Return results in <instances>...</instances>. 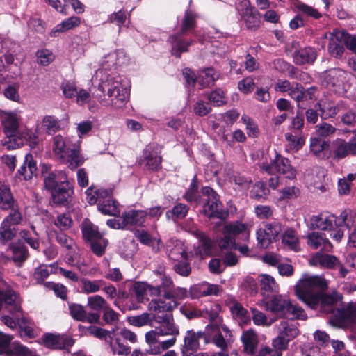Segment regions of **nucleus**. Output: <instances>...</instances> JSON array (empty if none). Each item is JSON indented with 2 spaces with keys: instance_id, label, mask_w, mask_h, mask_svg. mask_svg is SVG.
I'll return each mask as SVG.
<instances>
[{
  "instance_id": "nucleus-1",
  "label": "nucleus",
  "mask_w": 356,
  "mask_h": 356,
  "mask_svg": "<svg viewBox=\"0 0 356 356\" xmlns=\"http://www.w3.org/2000/svg\"><path fill=\"white\" fill-rule=\"evenodd\" d=\"M94 95L103 105L118 109L127 104L129 90L121 77L102 76Z\"/></svg>"
},
{
  "instance_id": "nucleus-2",
  "label": "nucleus",
  "mask_w": 356,
  "mask_h": 356,
  "mask_svg": "<svg viewBox=\"0 0 356 356\" xmlns=\"http://www.w3.org/2000/svg\"><path fill=\"white\" fill-rule=\"evenodd\" d=\"M328 287L327 281L320 275H302L294 286L298 298L312 309L318 306L321 293Z\"/></svg>"
},
{
  "instance_id": "nucleus-3",
  "label": "nucleus",
  "mask_w": 356,
  "mask_h": 356,
  "mask_svg": "<svg viewBox=\"0 0 356 356\" xmlns=\"http://www.w3.org/2000/svg\"><path fill=\"white\" fill-rule=\"evenodd\" d=\"M41 172L44 177V187L51 191L54 202L58 204L67 202L72 190L65 172L51 171V166L46 164L42 165Z\"/></svg>"
},
{
  "instance_id": "nucleus-4",
  "label": "nucleus",
  "mask_w": 356,
  "mask_h": 356,
  "mask_svg": "<svg viewBox=\"0 0 356 356\" xmlns=\"http://www.w3.org/2000/svg\"><path fill=\"white\" fill-rule=\"evenodd\" d=\"M257 305L277 316L290 315L294 318L301 320L307 318V314L301 307L297 304H293L289 299L281 295L275 296L269 300H263Z\"/></svg>"
},
{
  "instance_id": "nucleus-5",
  "label": "nucleus",
  "mask_w": 356,
  "mask_h": 356,
  "mask_svg": "<svg viewBox=\"0 0 356 356\" xmlns=\"http://www.w3.org/2000/svg\"><path fill=\"white\" fill-rule=\"evenodd\" d=\"M350 74L341 68H331L321 75L322 86L339 95H344L350 89Z\"/></svg>"
},
{
  "instance_id": "nucleus-6",
  "label": "nucleus",
  "mask_w": 356,
  "mask_h": 356,
  "mask_svg": "<svg viewBox=\"0 0 356 356\" xmlns=\"http://www.w3.org/2000/svg\"><path fill=\"white\" fill-rule=\"evenodd\" d=\"M79 147L72 145L70 138H65L57 135L53 138V150L62 160L68 163L72 170L76 168L83 163V159L79 154Z\"/></svg>"
},
{
  "instance_id": "nucleus-7",
  "label": "nucleus",
  "mask_w": 356,
  "mask_h": 356,
  "mask_svg": "<svg viewBox=\"0 0 356 356\" xmlns=\"http://www.w3.org/2000/svg\"><path fill=\"white\" fill-rule=\"evenodd\" d=\"M1 120L3 131L7 136L2 140V145L7 149L19 147L23 144V141L16 135L19 124L18 115L13 112H5L1 114Z\"/></svg>"
},
{
  "instance_id": "nucleus-8",
  "label": "nucleus",
  "mask_w": 356,
  "mask_h": 356,
  "mask_svg": "<svg viewBox=\"0 0 356 356\" xmlns=\"http://www.w3.org/2000/svg\"><path fill=\"white\" fill-rule=\"evenodd\" d=\"M242 235L244 239L249 237L247 226L241 222H235L225 225L222 229V236L218 241V245L221 250L236 249V236Z\"/></svg>"
},
{
  "instance_id": "nucleus-9",
  "label": "nucleus",
  "mask_w": 356,
  "mask_h": 356,
  "mask_svg": "<svg viewBox=\"0 0 356 356\" xmlns=\"http://www.w3.org/2000/svg\"><path fill=\"white\" fill-rule=\"evenodd\" d=\"M4 308L16 318L21 315V300L6 282L0 279V311Z\"/></svg>"
},
{
  "instance_id": "nucleus-10",
  "label": "nucleus",
  "mask_w": 356,
  "mask_h": 356,
  "mask_svg": "<svg viewBox=\"0 0 356 356\" xmlns=\"http://www.w3.org/2000/svg\"><path fill=\"white\" fill-rule=\"evenodd\" d=\"M329 323L339 328H353L356 325V303L336 309L329 318Z\"/></svg>"
},
{
  "instance_id": "nucleus-11",
  "label": "nucleus",
  "mask_w": 356,
  "mask_h": 356,
  "mask_svg": "<svg viewBox=\"0 0 356 356\" xmlns=\"http://www.w3.org/2000/svg\"><path fill=\"white\" fill-rule=\"evenodd\" d=\"M261 170L269 175L281 174L288 179H293L296 176V170L291 165L290 161L280 154H276L270 163H263Z\"/></svg>"
},
{
  "instance_id": "nucleus-12",
  "label": "nucleus",
  "mask_w": 356,
  "mask_h": 356,
  "mask_svg": "<svg viewBox=\"0 0 356 356\" xmlns=\"http://www.w3.org/2000/svg\"><path fill=\"white\" fill-rule=\"evenodd\" d=\"M202 203L203 211L209 218L222 217V205L219 200L218 195L213 188L206 186L202 189Z\"/></svg>"
},
{
  "instance_id": "nucleus-13",
  "label": "nucleus",
  "mask_w": 356,
  "mask_h": 356,
  "mask_svg": "<svg viewBox=\"0 0 356 356\" xmlns=\"http://www.w3.org/2000/svg\"><path fill=\"white\" fill-rule=\"evenodd\" d=\"M22 215L19 210L10 211L2 221L0 226V242L6 244L14 239L17 235L15 225L21 223Z\"/></svg>"
},
{
  "instance_id": "nucleus-14",
  "label": "nucleus",
  "mask_w": 356,
  "mask_h": 356,
  "mask_svg": "<svg viewBox=\"0 0 356 356\" xmlns=\"http://www.w3.org/2000/svg\"><path fill=\"white\" fill-rule=\"evenodd\" d=\"M236 8L248 30L255 31L260 26L259 13L254 7L251 6L248 0L241 1L236 5Z\"/></svg>"
},
{
  "instance_id": "nucleus-15",
  "label": "nucleus",
  "mask_w": 356,
  "mask_h": 356,
  "mask_svg": "<svg viewBox=\"0 0 356 356\" xmlns=\"http://www.w3.org/2000/svg\"><path fill=\"white\" fill-rule=\"evenodd\" d=\"M331 154L334 160H341L349 155L356 154V136H353L349 141L337 138L331 143Z\"/></svg>"
},
{
  "instance_id": "nucleus-16",
  "label": "nucleus",
  "mask_w": 356,
  "mask_h": 356,
  "mask_svg": "<svg viewBox=\"0 0 356 356\" xmlns=\"http://www.w3.org/2000/svg\"><path fill=\"white\" fill-rule=\"evenodd\" d=\"M282 232L281 224L278 222L266 223L264 227L257 231V238L259 245L262 248H268L273 241H276Z\"/></svg>"
},
{
  "instance_id": "nucleus-17",
  "label": "nucleus",
  "mask_w": 356,
  "mask_h": 356,
  "mask_svg": "<svg viewBox=\"0 0 356 356\" xmlns=\"http://www.w3.org/2000/svg\"><path fill=\"white\" fill-rule=\"evenodd\" d=\"M124 57L125 55L122 50H116L104 56L101 61V68L96 71L97 77L102 78V76L109 75L106 71L115 69L118 65L123 63Z\"/></svg>"
},
{
  "instance_id": "nucleus-18",
  "label": "nucleus",
  "mask_w": 356,
  "mask_h": 356,
  "mask_svg": "<svg viewBox=\"0 0 356 356\" xmlns=\"http://www.w3.org/2000/svg\"><path fill=\"white\" fill-rule=\"evenodd\" d=\"M69 310L73 319L90 324L99 323L100 314L98 312H88L83 306L79 304L69 305Z\"/></svg>"
},
{
  "instance_id": "nucleus-19",
  "label": "nucleus",
  "mask_w": 356,
  "mask_h": 356,
  "mask_svg": "<svg viewBox=\"0 0 356 356\" xmlns=\"http://www.w3.org/2000/svg\"><path fill=\"white\" fill-rule=\"evenodd\" d=\"M43 341L46 347L59 350L69 348L74 343V340L71 337L51 333L44 334Z\"/></svg>"
},
{
  "instance_id": "nucleus-20",
  "label": "nucleus",
  "mask_w": 356,
  "mask_h": 356,
  "mask_svg": "<svg viewBox=\"0 0 356 356\" xmlns=\"http://www.w3.org/2000/svg\"><path fill=\"white\" fill-rule=\"evenodd\" d=\"M154 321L159 324V326L156 327V330L159 331V334L161 336H177L179 334V330L174 323L172 314L165 316L157 315Z\"/></svg>"
},
{
  "instance_id": "nucleus-21",
  "label": "nucleus",
  "mask_w": 356,
  "mask_h": 356,
  "mask_svg": "<svg viewBox=\"0 0 356 356\" xmlns=\"http://www.w3.org/2000/svg\"><path fill=\"white\" fill-rule=\"evenodd\" d=\"M147 212L145 210H130L122 213V227L130 228L132 226H144Z\"/></svg>"
},
{
  "instance_id": "nucleus-22",
  "label": "nucleus",
  "mask_w": 356,
  "mask_h": 356,
  "mask_svg": "<svg viewBox=\"0 0 356 356\" xmlns=\"http://www.w3.org/2000/svg\"><path fill=\"white\" fill-rule=\"evenodd\" d=\"M204 337V334L202 332L188 331L181 348L182 355L192 356L199 348V339Z\"/></svg>"
},
{
  "instance_id": "nucleus-23",
  "label": "nucleus",
  "mask_w": 356,
  "mask_h": 356,
  "mask_svg": "<svg viewBox=\"0 0 356 356\" xmlns=\"http://www.w3.org/2000/svg\"><path fill=\"white\" fill-rule=\"evenodd\" d=\"M307 238V244L313 249H320L321 252H330L332 250V245L324 233L313 232L308 234Z\"/></svg>"
},
{
  "instance_id": "nucleus-24",
  "label": "nucleus",
  "mask_w": 356,
  "mask_h": 356,
  "mask_svg": "<svg viewBox=\"0 0 356 356\" xmlns=\"http://www.w3.org/2000/svg\"><path fill=\"white\" fill-rule=\"evenodd\" d=\"M309 263L311 266H319L328 269H336L337 266L339 265V260L334 255L318 252L310 258Z\"/></svg>"
},
{
  "instance_id": "nucleus-25",
  "label": "nucleus",
  "mask_w": 356,
  "mask_h": 356,
  "mask_svg": "<svg viewBox=\"0 0 356 356\" xmlns=\"http://www.w3.org/2000/svg\"><path fill=\"white\" fill-rule=\"evenodd\" d=\"M330 42L328 44L329 53L335 58H341L344 52V43L342 41L343 33L341 30L335 29L332 33H330Z\"/></svg>"
},
{
  "instance_id": "nucleus-26",
  "label": "nucleus",
  "mask_w": 356,
  "mask_h": 356,
  "mask_svg": "<svg viewBox=\"0 0 356 356\" xmlns=\"http://www.w3.org/2000/svg\"><path fill=\"white\" fill-rule=\"evenodd\" d=\"M325 175L326 172L324 168H316L307 174L306 180L315 189L324 192L326 191Z\"/></svg>"
},
{
  "instance_id": "nucleus-27",
  "label": "nucleus",
  "mask_w": 356,
  "mask_h": 356,
  "mask_svg": "<svg viewBox=\"0 0 356 356\" xmlns=\"http://www.w3.org/2000/svg\"><path fill=\"white\" fill-rule=\"evenodd\" d=\"M38 170L36 162L31 154L25 156L23 165L17 172V177L22 180H29L36 175Z\"/></svg>"
},
{
  "instance_id": "nucleus-28",
  "label": "nucleus",
  "mask_w": 356,
  "mask_h": 356,
  "mask_svg": "<svg viewBox=\"0 0 356 356\" xmlns=\"http://www.w3.org/2000/svg\"><path fill=\"white\" fill-rule=\"evenodd\" d=\"M335 215L320 213L311 218L310 225L312 229L332 230L334 227Z\"/></svg>"
},
{
  "instance_id": "nucleus-29",
  "label": "nucleus",
  "mask_w": 356,
  "mask_h": 356,
  "mask_svg": "<svg viewBox=\"0 0 356 356\" xmlns=\"http://www.w3.org/2000/svg\"><path fill=\"white\" fill-rule=\"evenodd\" d=\"M341 298L342 296L336 291L328 294L324 293L323 291L321 293L318 305H320V309L323 312L332 314L336 310L334 306Z\"/></svg>"
},
{
  "instance_id": "nucleus-30",
  "label": "nucleus",
  "mask_w": 356,
  "mask_h": 356,
  "mask_svg": "<svg viewBox=\"0 0 356 356\" xmlns=\"http://www.w3.org/2000/svg\"><path fill=\"white\" fill-rule=\"evenodd\" d=\"M149 310L153 312L152 319L155 321V317L159 316H165L171 314V311L176 308V303H170L161 299L152 300L148 305Z\"/></svg>"
},
{
  "instance_id": "nucleus-31",
  "label": "nucleus",
  "mask_w": 356,
  "mask_h": 356,
  "mask_svg": "<svg viewBox=\"0 0 356 356\" xmlns=\"http://www.w3.org/2000/svg\"><path fill=\"white\" fill-rule=\"evenodd\" d=\"M185 229L195 236L199 239V246L203 250L204 254H209L211 248V240L201 231L198 230L195 226L192 220H187L185 223Z\"/></svg>"
},
{
  "instance_id": "nucleus-32",
  "label": "nucleus",
  "mask_w": 356,
  "mask_h": 356,
  "mask_svg": "<svg viewBox=\"0 0 356 356\" xmlns=\"http://www.w3.org/2000/svg\"><path fill=\"white\" fill-rule=\"evenodd\" d=\"M317 53L314 48L305 47L296 51L293 60L298 65L312 64L316 59Z\"/></svg>"
},
{
  "instance_id": "nucleus-33",
  "label": "nucleus",
  "mask_w": 356,
  "mask_h": 356,
  "mask_svg": "<svg viewBox=\"0 0 356 356\" xmlns=\"http://www.w3.org/2000/svg\"><path fill=\"white\" fill-rule=\"evenodd\" d=\"M244 350L249 355H253L257 348L259 339L258 335L252 329H249L243 332L241 337Z\"/></svg>"
},
{
  "instance_id": "nucleus-34",
  "label": "nucleus",
  "mask_w": 356,
  "mask_h": 356,
  "mask_svg": "<svg viewBox=\"0 0 356 356\" xmlns=\"http://www.w3.org/2000/svg\"><path fill=\"white\" fill-rule=\"evenodd\" d=\"M97 208L104 215L117 216L120 212L118 202L111 197L109 191L108 196L98 203Z\"/></svg>"
},
{
  "instance_id": "nucleus-35",
  "label": "nucleus",
  "mask_w": 356,
  "mask_h": 356,
  "mask_svg": "<svg viewBox=\"0 0 356 356\" xmlns=\"http://www.w3.org/2000/svg\"><path fill=\"white\" fill-rule=\"evenodd\" d=\"M261 293L264 298H268L273 293L278 291L279 286L275 282V279L268 275H261L260 276Z\"/></svg>"
},
{
  "instance_id": "nucleus-36",
  "label": "nucleus",
  "mask_w": 356,
  "mask_h": 356,
  "mask_svg": "<svg viewBox=\"0 0 356 356\" xmlns=\"http://www.w3.org/2000/svg\"><path fill=\"white\" fill-rule=\"evenodd\" d=\"M329 142L322 140L321 138L313 137L310 139V151L320 159L327 158L326 149L329 147Z\"/></svg>"
},
{
  "instance_id": "nucleus-37",
  "label": "nucleus",
  "mask_w": 356,
  "mask_h": 356,
  "mask_svg": "<svg viewBox=\"0 0 356 356\" xmlns=\"http://www.w3.org/2000/svg\"><path fill=\"white\" fill-rule=\"evenodd\" d=\"M0 207L3 210L10 209V211L18 210L10 188L3 184H0Z\"/></svg>"
},
{
  "instance_id": "nucleus-38",
  "label": "nucleus",
  "mask_w": 356,
  "mask_h": 356,
  "mask_svg": "<svg viewBox=\"0 0 356 356\" xmlns=\"http://www.w3.org/2000/svg\"><path fill=\"white\" fill-rule=\"evenodd\" d=\"M169 41L172 44V54L177 58L181 56L183 52L188 51V47L192 44L193 40H184L179 35H171Z\"/></svg>"
},
{
  "instance_id": "nucleus-39",
  "label": "nucleus",
  "mask_w": 356,
  "mask_h": 356,
  "mask_svg": "<svg viewBox=\"0 0 356 356\" xmlns=\"http://www.w3.org/2000/svg\"><path fill=\"white\" fill-rule=\"evenodd\" d=\"M81 229L83 238L90 242L103 236L98 227L88 219L82 222Z\"/></svg>"
},
{
  "instance_id": "nucleus-40",
  "label": "nucleus",
  "mask_w": 356,
  "mask_h": 356,
  "mask_svg": "<svg viewBox=\"0 0 356 356\" xmlns=\"http://www.w3.org/2000/svg\"><path fill=\"white\" fill-rule=\"evenodd\" d=\"M220 330L225 333V335L218 332L213 337L212 341L222 350H225L227 348L228 344L231 343L234 339L230 330L227 326L222 325L220 327Z\"/></svg>"
},
{
  "instance_id": "nucleus-41",
  "label": "nucleus",
  "mask_w": 356,
  "mask_h": 356,
  "mask_svg": "<svg viewBox=\"0 0 356 356\" xmlns=\"http://www.w3.org/2000/svg\"><path fill=\"white\" fill-rule=\"evenodd\" d=\"M277 327L278 334L285 339H289L290 341L296 338L299 334V330L296 325L292 322H289L288 321L284 320L281 321Z\"/></svg>"
},
{
  "instance_id": "nucleus-42",
  "label": "nucleus",
  "mask_w": 356,
  "mask_h": 356,
  "mask_svg": "<svg viewBox=\"0 0 356 356\" xmlns=\"http://www.w3.org/2000/svg\"><path fill=\"white\" fill-rule=\"evenodd\" d=\"M317 107L321 111L322 118H327L334 117L337 113L345 109L346 104L343 102H340L336 105L332 103L325 102L323 105L320 103H318L316 105V108Z\"/></svg>"
},
{
  "instance_id": "nucleus-43",
  "label": "nucleus",
  "mask_w": 356,
  "mask_h": 356,
  "mask_svg": "<svg viewBox=\"0 0 356 356\" xmlns=\"http://www.w3.org/2000/svg\"><path fill=\"white\" fill-rule=\"evenodd\" d=\"M81 24V19L79 17L72 16L57 24L50 33L51 37L57 36L58 33H63L72 29Z\"/></svg>"
},
{
  "instance_id": "nucleus-44",
  "label": "nucleus",
  "mask_w": 356,
  "mask_h": 356,
  "mask_svg": "<svg viewBox=\"0 0 356 356\" xmlns=\"http://www.w3.org/2000/svg\"><path fill=\"white\" fill-rule=\"evenodd\" d=\"M113 336L111 335L108 341L111 353L119 356H128L131 353V347L124 344L119 337L114 338Z\"/></svg>"
},
{
  "instance_id": "nucleus-45",
  "label": "nucleus",
  "mask_w": 356,
  "mask_h": 356,
  "mask_svg": "<svg viewBox=\"0 0 356 356\" xmlns=\"http://www.w3.org/2000/svg\"><path fill=\"white\" fill-rule=\"evenodd\" d=\"M86 200L90 204L92 205L96 203L98 204L108 196V191L92 186L86 191Z\"/></svg>"
},
{
  "instance_id": "nucleus-46",
  "label": "nucleus",
  "mask_w": 356,
  "mask_h": 356,
  "mask_svg": "<svg viewBox=\"0 0 356 356\" xmlns=\"http://www.w3.org/2000/svg\"><path fill=\"white\" fill-rule=\"evenodd\" d=\"M252 321L257 326L270 327L276 321L275 318L268 317L266 314L259 311L256 307H250Z\"/></svg>"
},
{
  "instance_id": "nucleus-47",
  "label": "nucleus",
  "mask_w": 356,
  "mask_h": 356,
  "mask_svg": "<svg viewBox=\"0 0 356 356\" xmlns=\"http://www.w3.org/2000/svg\"><path fill=\"white\" fill-rule=\"evenodd\" d=\"M61 129L60 120L53 115H45L42 121L40 129L49 135H53Z\"/></svg>"
},
{
  "instance_id": "nucleus-48",
  "label": "nucleus",
  "mask_w": 356,
  "mask_h": 356,
  "mask_svg": "<svg viewBox=\"0 0 356 356\" xmlns=\"http://www.w3.org/2000/svg\"><path fill=\"white\" fill-rule=\"evenodd\" d=\"M57 268L56 263H54L49 266L40 265L35 269L33 275V279L38 284H41L51 273H55Z\"/></svg>"
},
{
  "instance_id": "nucleus-49",
  "label": "nucleus",
  "mask_w": 356,
  "mask_h": 356,
  "mask_svg": "<svg viewBox=\"0 0 356 356\" xmlns=\"http://www.w3.org/2000/svg\"><path fill=\"white\" fill-rule=\"evenodd\" d=\"M10 249L13 253V260L15 263L22 264L29 257V253L26 247L22 243L17 242L12 243L10 245Z\"/></svg>"
},
{
  "instance_id": "nucleus-50",
  "label": "nucleus",
  "mask_w": 356,
  "mask_h": 356,
  "mask_svg": "<svg viewBox=\"0 0 356 356\" xmlns=\"http://www.w3.org/2000/svg\"><path fill=\"white\" fill-rule=\"evenodd\" d=\"M5 356H35V354L19 342L13 341L10 343Z\"/></svg>"
},
{
  "instance_id": "nucleus-51",
  "label": "nucleus",
  "mask_w": 356,
  "mask_h": 356,
  "mask_svg": "<svg viewBox=\"0 0 356 356\" xmlns=\"http://www.w3.org/2000/svg\"><path fill=\"white\" fill-rule=\"evenodd\" d=\"M160 280L161 284L152 289V293L166 298L168 292L171 291L175 285L172 279L168 275H163Z\"/></svg>"
},
{
  "instance_id": "nucleus-52",
  "label": "nucleus",
  "mask_w": 356,
  "mask_h": 356,
  "mask_svg": "<svg viewBox=\"0 0 356 356\" xmlns=\"http://www.w3.org/2000/svg\"><path fill=\"white\" fill-rule=\"evenodd\" d=\"M220 74L213 68H207L199 74L198 81L203 87L209 86L218 79Z\"/></svg>"
},
{
  "instance_id": "nucleus-53",
  "label": "nucleus",
  "mask_w": 356,
  "mask_h": 356,
  "mask_svg": "<svg viewBox=\"0 0 356 356\" xmlns=\"http://www.w3.org/2000/svg\"><path fill=\"white\" fill-rule=\"evenodd\" d=\"M140 164L148 170L156 171L161 168V157L156 152H149L142 160Z\"/></svg>"
},
{
  "instance_id": "nucleus-54",
  "label": "nucleus",
  "mask_w": 356,
  "mask_h": 356,
  "mask_svg": "<svg viewBox=\"0 0 356 356\" xmlns=\"http://www.w3.org/2000/svg\"><path fill=\"white\" fill-rule=\"evenodd\" d=\"M189 210V207L183 204H176L171 210H168L165 215L167 218L172 219L174 221L184 218Z\"/></svg>"
},
{
  "instance_id": "nucleus-55",
  "label": "nucleus",
  "mask_w": 356,
  "mask_h": 356,
  "mask_svg": "<svg viewBox=\"0 0 356 356\" xmlns=\"http://www.w3.org/2000/svg\"><path fill=\"white\" fill-rule=\"evenodd\" d=\"M31 231L22 229L20 231L21 237L34 250L39 248L38 234L33 225L31 226Z\"/></svg>"
},
{
  "instance_id": "nucleus-56",
  "label": "nucleus",
  "mask_w": 356,
  "mask_h": 356,
  "mask_svg": "<svg viewBox=\"0 0 356 356\" xmlns=\"http://www.w3.org/2000/svg\"><path fill=\"white\" fill-rule=\"evenodd\" d=\"M81 290L85 293H96L105 284L102 280H90L88 279L81 280Z\"/></svg>"
},
{
  "instance_id": "nucleus-57",
  "label": "nucleus",
  "mask_w": 356,
  "mask_h": 356,
  "mask_svg": "<svg viewBox=\"0 0 356 356\" xmlns=\"http://www.w3.org/2000/svg\"><path fill=\"white\" fill-rule=\"evenodd\" d=\"M87 331L90 335L108 343L111 335H114L115 329L109 331L99 327L90 325L87 327Z\"/></svg>"
},
{
  "instance_id": "nucleus-58",
  "label": "nucleus",
  "mask_w": 356,
  "mask_h": 356,
  "mask_svg": "<svg viewBox=\"0 0 356 356\" xmlns=\"http://www.w3.org/2000/svg\"><path fill=\"white\" fill-rule=\"evenodd\" d=\"M334 225L337 227H346L348 229L353 226L351 211L345 209L341 212L339 216H335Z\"/></svg>"
},
{
  "instance_id": "nucleus-59",
  "label": "nucleus",
  "mask_w": 356,
  "mask_h": 356,
  "mask_svg": "<svg viewBox=\"0 0 356 356\" xmlns=\"http://www.w3.org/2000/svg\"><path fill=\"white\" fill-rule=\"evenodd\" d=\"M87 305L93 311L100 312L104 310L108 305L104 298L95 295L88 298Z\"/></svg>"
},
{
  "instance_id": "nucleus-60",
  "label": "nucleus",
  "mask_w": 356,
  "mask_h": 356,
  "mask_svg": "<svg viewBox=\"0 0 356 356\" xmlns=\"http://www.w3.org/2000/svg\"><path fill=\"white\" fill-rule=\"evenodd\" d=\"M269 193L268 188H266L264 182L259 181L256 183L250 192L251 198L256 200L265 199Z\"/></svg>"
},
{
  "instance_id": "nucleus-61",
  "label": "nucleus",
  "mask_w": 356,
  "mask_h": 356,
  "mask_svg": "<svg viewBox=\"0 0 356 356\" xmlns=\"http://www.w3.org/2000/svg\"><path fill=\"white\" fill-rule=\"evenodd\" d=\"M230 311L234 318H239L243 323L250 320L248 311L238 302H234L230 307Z\"/></svg>"
},
{
  "instance_id": "nucleus-62",
  "label": "nucleus",
  "mask_w": 356,
  "mask_h": 356,
  "mask_svg": "<svg viewBox=\"0 0 356 356\" xmlns=\"http://www.w3.org/2000/svg\"><path fill=\"white\" fill-rule=\"evenodd\" d=\"M187 296V290L185 288L175 287L172 289L170 292H168L166 300H170V303H176V307L178 305V301L183 300Z\"/></svg>"
},
{
  "instance_id": "nucleus-63",
  "label": "nucleus",
  "mask_w": 356,
  "mask_h": 356,
  "mask_svg": "<svg viewBox=\"0 0 356 356\" xmlns=\"http://www.w3.org/2000/svg\"><path fill=\"white\" fill-rule=\"evenodd\" d=\"M315 131L318 138H325L333 135L337 129L330 124L322 122L315 127Z\"/></svg>"
},
{
  "instance_id": "nucleus-64",
  "label": "nucleus",
  "mask_w": 356,
  "mask_h": 356,
  "mask_svg": "<svg viewBox=\"0 0 356 356\" xmlns=\"http://www.w3.org/2000/svg\"><path fill=\"white\" fill-rule=\"evenodd\" d=\"M296 8L302 14L307 17H311L315 19H318L322 16L321 13L317 9L302 2H298L296 3Z\"/></svg>"
}]
</instances>
